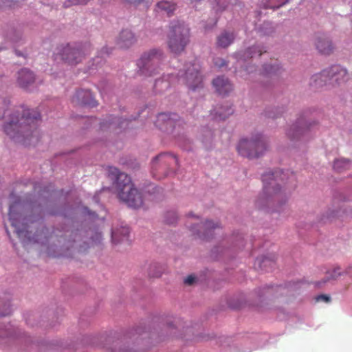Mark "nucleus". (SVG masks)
Wrapping results in <instances>:
<instances>
[{
	"label": "nucleus",
	"mask_w": 352,
	"mask_h": 352,
	"mask_svg": "<svg viewBox=\"0 0 352 352\" xmlns=\"http://www.w3.org/2000/svg\"><path fill=\"white\" fill-rule=\"evenodd\" d=\"M129 234V228L128 227H122L120 230L112 232V240L115 243H118L123 241L124 239H127Z\"/></svg>",
	"instance_id": "nucleus-23"
},
{
	"label": "nucleus",
	"mask_w": 352,
	"mask_h": 352,
	"mask_svg": "<svg viewBox=\"0 0 352 352\" xmlns=\"http://www.w3.org/2000/svg\"><path fill=\"white\" fill-rule=\"evenodd\" d=\"M73 102L82 105L89 107L97 106V102L94 98L91 92L89 90H79L73 97Z\"/></svg>",
	"instance_id": "nucleus-12"
},
{
	"label": "nucleus",
	"mask_w": 352,
	"mask_h": 352,
	"mask_svg": "<svg viewBox=\"0 0 352 352\" xmlns=\"http://www.w3.org/2000/svg\"><path fill=\"white\" fill-rule=\"evenodd\" d=\"M329 72L327 69L322 70L320 73L313 75L310 79V85L318 88L329 84Z\"/></svg>",
	"instance_id": "nucleus-18"
},
{
	"label": "nucleus",
	"mask_w": 352,
	"mask_h": 352,
	"mask_svg": "<svg viewBox=\"0 0 352 352\" xmlns=\"http://www.w3.org/2000/svg\"><path fill=\"white\" fill-rule=\"evenodd\" d=\"M189 29L179 21L172 22L168 34V46L174 54H179L184 50L189 42Z\"/></svg>",
	"instance_id": "nucleus-3"
},
{
	"label": "nucleus",
	"mask_w": 352,
	"mask_h": 352,
	"mask_svg": "<svg viewBox=\"0 0 352 352\" xmlns=\"http://www.w3.org/2000/svg\"><path fill=\"white\" fill-rule=\"evenodd\" d=\"M19 204V201H15L10 206L8 216L11 226L14 228V232L18 237L23 240L24 245L28 242H38V235L36 234L33 237L30 236V232L28 230L27 223L23 222L26 219L23 218L22 219L21 214L16 210Z\"/></svg>",
	"instance_id": "nucleus-5"
},
{
	"label": "nucleus",
	"mask_w": 352,
	"mask_h": 352,
	"mask_svg": "<svg viewBox=\"0 0 352 352\" xmlns=\"http://www.w3.org/2000/svg\"><path fill=\"white\" fill-rule=\"evenodd\" d=\"M315 45L318 52L322 54L329 55L333 51L331 41L324 34L316 36Z\"/></svg>",
	"instance_id": "nucleus-13"
},
{
	"label": "nucleus",
	"mask_w": 352,
	"mask_h": 352,
	"mask_svg": "<svg viewBox=\"0 0 352 352\" xmlns=\"http://www.w3.org/2000/svg\"><path fill=\"white\" fill-rule=\"evenodd\" d=\"M9 101L0 97V114L5 118L3 131L14 142L24 146L38 142L37 124L41 118L35 109H17L11 112L7 109Z\"/></svg>",
	"instance_id": "nucleus-1"
},
{
	"label": "nucleus",
	"mask_w": 352,
	"mask_h": 352,
	"mask_svg": "<svg viewBox=\"0 0 352 352\" xmlns=\"http://www.w3.org/2000/svg\"><path fill=\"white\" fill-rule=\"evenodd\" d=\"M35 76L32 72L28 69H22L18 73L17 82L24 89L29 87L34 82Z\"/></svg>",
	"instance_id": "nucleus-15"
},
{
	"label": "nucleus",
	"mask_w": 352,
	"mask_h": 352,
	"mask_svg": "<svg viewBox=\"0 0 352 352\" xmlns=\"http://www.w3.org/2000/svg\"><path fill=\"white\" fill-rule=\"evenodd\" d=\"M219 227V223H214L211 221H205L201 224V228L204 229V232L202 234V235H200V237H201L203 239H208L209 238L208 236V234H210L212 230H214Z\"/></svg>",
	"instance_id": "nucleus-25"
},
{
	"label": "nucleus",
	"mask_w": 352,
	"mask_h": 352,
	"mask_svg": "<svg viewBox=\"0 0 352 352\" xmlns=\"http://www.w3.org/2000/svg\"><path fill=\"white\" fill-rule=\"evenodd\" d=\"M177 219V214L175 212H168L166 217V223L168 224L174 223Z\"/></svg>",
	"instance_id": "nucleus-30"
},
{
	"label": "nucleus",
	"mask_w": 352,
	"mask_h": 352,
	"mask_svg": "<svg viewBox=\"0 0 352 352\" xmlns=\"http://www.w3.org/2000/svg\"><path fill=\"white\" fill-rule=\"evenodd\" d=\"M136 39L133 33L129 30H123L119 35L117 44L120 48L131 47Z\"/></svg>",
	"instance_id": "nucleus-17"
},
{
	"label": "nucleus",
	"mask_w": 352,
	"mask_h": 352,
	"mask_svg": "<svg viewBox=\"0 0 352 352\" xmlns=\"http://www.w3.org/2000/svg\"><path fill=\"white\" fill-rule=\"evenodd\" d=\"M267 145L265 138L258 134L252 138L241 139L236 147L239 154L249 159L259 157L267 151Z\"/></svg>",
	"instance_id": "nucleus-4"
},
{
	"label": "nucleus",
	"mask_w": 352,
	"mask_h": 352,
	"mask_svg": "<svg viewBox=\"0 0 352 352\" xmlns=\"http://www.w3.org/2000/svg\"><path fill=\"white\" fill-rule=\"evenodd\" d=\"M200 66L194 63L187 67L184 72H179V80H182L190 89L195 90L202 82V76L199 74Z\"/></svg>",
	"instance_id": "nucleus-10"
},
{
	"label": "nucleus",
	"mask_w": 352,
	"mask_h": 352,
	"mask_svg": "<svg viewBox=\"0 0 352 352\" xmlns=\"http://www.w3.org/2000/svg\"><path fill=\"white\" fill-rule=\"evenodd\" d=\"M126 3H129L133 6H138L143 3L145 0H122Z\"/></svg>",
	"instance_id": "nucleus-33"
},
{
	"label": "nucleus",
	"mask_w": 352,
	"mask_h": 352,
	"mask_svg": "<svg viewBox=\"0 0 352 352\" xmlns=\"http://www.w3.org/2000/svg\"><path fill=\"white\" fill-rule=\"evenodd\" d=\"M329 85H340L348 80L347 71L340 65H333L327 68Z\"/></svg>",
	"instance_id": "nucleus-11"
},
{
	"label": "nucleus",
	"mask_w": 352,
	"mask_h": 352,
	"mask_svg": "<svg viewBox=\"0 0 352 352\" xmlns=\"http://www.w3.org/2000/svg\"><path fill=\"white\" fill-rule=\"evenodd\" d=\"M288 172L284 173L281 170H276L275 173H267L263 175L264 191L270 197L277 200L281 197L280 184L278 181L283 182L287 176Z\"/></svg>",
	"instance_id": "nucleus-8"
},
{
	"label": "nucleus",
	"mask_w": 352,
	"mask_h": 352,
	"mask_svg": "<svg viewBox=\"0 0 352 352\" xmlns=\"http://www.w3.org/2000/svg\"><path fill=\"white\" fill-rule=\"evenodd\" d=\"M160 82L163 83L164 82L162 80H156L155 84V87H157Z\"/></svg>",
	"instance_id": "nucleus-36"
},
{
	"label": "nucleus",
	"mask_w": 352,
	"mask_h": 352,
	"mask_svg": "<svg viewBox=\"0 0 352 352\" xmlns=\"http://www.w3.org/2000/svg\"><path fill=\"white\" fill-rule=\"evenodd\" d=\"M262 50L258 46H253L248 48L244 53V56L247 58H251L255 54H258V56L262 54Z\"/></svg>",
	"instance_id": "nucleus-27"
},
{
	"label": "nucleus",
	"mask_w": 352,
	"mask_h": 352,
	"mask_svg": "<svg viewBox=\"0 0 352 352\" xmlns=\"http://www.w3.org/2000/svg\"><path fill=\"white\" fill-rule=\"evenodd\" d=\"M235 35L232 32L225 31L222 32L218 37L217 44L222 48L228 47L234 41Z\"/></svg>",
	"instance_id": "nucleus-21"
},
{
	"label": "nucleus",
	"mask_w": 352,
	"mask_h": 352,
	"mask_svg": "<svg viewBox=\"0 0 352 352\" xmlns=\"http://www.w3.org/2000/svg\"><path fill=\"white\" fill-rule=\"evenodd\" d=\"M300 122L298 121L297 124L293 125L287 132V135L292 140H298L300 136L303 135L307 131L310 130L311 124L305 126H299Z\"/></svg>",
	"instance_id": "nucleus-20"
},
{
	"label": "nucleus",
	"mask_w": 352,
	"mask_h": 352,
	"mask_svg": "<svg viewBox=\"0 0 352 352\" xmlns=\"http://www.w3.org/2000/svg\"><path fill=\"white\" fill-rule=\"evenodd\" d=\"M190 230H195V228H191Z\"/></svg>",
	"instance_id": "nucleus-41"
},
{
	"label": "nucleus",
	"mask_w": 352,
	"mask_h": 352,
	"mask_svg": "<svg viewBox=\"0 0 352 352\" xmlns=\"http://www.w3.org/2000/svg\"><path fill=\"white\" fill-rule=\"evenodd\" d=\"M315 300L316 302L323 301L325 302H328L331 300V299L329 296L324 295V294H321V295H318V296H316Z\"/></svg>",
	"instance_id": "nucleus-32"
},
{
	"label": "nucleus",
	"mask_w": 352,
	"mask_h": 352,
	"mask_svg": "<svg viewBox=\"0 0 352 352\" xmlns=\"http://www.w3.org/2000/svg\"><path fill=\"white\" fill-rule=\"evenodd\" d=\"M328 275L327 276L326 278L323 280V283H325L327 281L331 280H336L339 276L342 275V273L340 272V267H336L332 270L331 272H328Z\"/></svg>",
	"instance_id": "nucleus-26"
},
{
	"label": "nucleus",
	"mask_w": 352,
	"mask_h": 352,
	"mask_svg": "<svg viewBox=\"0 0 352 352\" xmlns=\"http://www.w3.org/2000/svg\"><path fill=\"white\" fill-rule=\"evenodd\" d=\"M58 55L69 65H76L89 54L90 45L89 43L70 45L69 44L58 49Z\"/></svg>",
	"instance_id": "nucleus-7"
},
{
	"label": "nucleus",
	"mask_w": 352,
	"mask_h": 352,
	"mask_svg": "<svg viewBox=\"0 0 352 352\" xmlns=\"http://www.w3.org/2000/svg\"><path fill=\"white\" fill-rule=\"evenodd\" d=\"M232 113L233 109L231 107H226V108L221 107L215 110L214 118L223 120Z\"/></svg>",
	"instance_id": "nucleus-24"
},
{
	"label": "nucleus",
	"mask_w": 352,
	"mask_h": 352,
	"mask_svg": "<svg viewBox=\"0 0 352 352\" xmlns=\"http://www.w3.org/2000/svg\"><path fill=\"white\" fill-rule=\"evenodd\" d=\"M104 126H105V124H104V123H102V124L101 127H102V128H104Z\"/></svg>",
	"instance_id": "nucleus-39"
},
{
	"label": "nucleus",
	"mask_w": 352,
	"mask_h": 352,
	"mask_svg": "<svg viewBox=\"0 0 352 352\" xmlns=\"http://www.w3.org/2000/svg\"><path fill=\"white\" fill-rule=\"evenodd\" d=\"M214 64L219 67L226 65V62L223 60H215Z\"/></svg>",
	"instance_id": "nucleus-35"
},
{
	"label": "nucleus",
	"mask_w": 352,
	"mask_h": 352,
	"mask_svg": "<svg viewBox=\"0 0 352 352\" xmlns=\"http://www.w3.org/2000/svg\"><path fill=\"white\" fill-rule=\"evenodd\" d=\"M169 87V82H165V87L167 88Z\"/></svg>",
	"instance_id": "nucleus-37"
},
{
	"label": "nucleus",
	"mask_w": 352,
	"mask_h": 352,
	"mask_svg": "<svg viewBox=\"0 0 352 352\" xmlns=\"http://www.w3.org/2000/svg\"><path fill=\"white\" fill-rule=\"evenodd\" d=\"M177 164L175 156L164 153L156 156L152 161V174L154 177L161 179L168 175L170 166Z\"/></svg>",
	"instance_id": "nucleus-9"
},
{
	"label": "nucleus",
	"mask_w": 352,
	"mask_h": 352,
	"mask_svg": "<svg viewBox=\"0 0 352 352\" xmlns=\"http://www.w3.org/2000/svg\"><path fill=\"white\" fill-rule=\"evenodd\" d=\"M274 211L279 212V210L275 209Z\"/></svg>",
	"instance_id": "nucleus-40"
},
{
	"label": "nucleus",
	"mask_w": 352,
	"mask_h": 352,
	"mask_svg": "<svg viewBox=\"0 0 352 352\" xmlns=\"http://www.w3.org/2000/svg\"><path fill=\"white\" fill-rule=\"evenodd\" d=\"M175 114L166 113H160L157 116L155 124L161 129L168 130V127H175Z\"/></svg>",
	"instance_id": "nucleus-14"
},
{
	"label": "nucleus",
	"mask_w": 352,
	"mask_h": 352,
	"mask_svg": "<svg viewBox=\"0 0 352 352\" xmlns=\"http://www.w3.org/2000/svg\"><path fill=\"white\" fill-rule=\"evenodd\" d=\"M177 5L172 1L163 0L155 5V10L162 15L170 16L176 10Z\"/></svg>",
	"instance_id": "nucleus-16"
},
{
	"label": "nucleus",
	"mask_w": 352,
	"mask_h": 352,
	"mask_svg": "<svg viewBox=\"0 0 352 352\" xmlns=\"http://www.w3.org/2000/svg\"><path fill=\"white\" fill-rule=\"evenodd\" d=\"M290 177H291L292 179H294V175L292 173H291V175H290Z\"/></svg>",
	"instance_id": "nucleus-38"
},
{
	"label": "nucleus",
	"mask_w": 352,
	"mask_h": 352,
	"mask_svg": "<svg viewBox=\"0 0 352 352\" xmlns=\"http://www.w3.org/2000/svg\"><path fill=\"white\" fill-rule=\"evenodd\" d=\"M118 125L119 127H126L128 126V121L127 120H123V121H119V119L118 118H113V120L109 124V127H113L115 128L114 126Z\"/></svg>",
	"instance_id": "nucleus-28"
},
{
	"label": "nucleus",
	"mask_w": 352,
	"mask_h": 352,
	"mask_svg": "<svg viewBox=\"0 0 352 352\" xmlns=\"http://www.w3.org/2000/svg\"><path fill=\"white\" fill-rule=\"evenodd\" d=\"M195 278L193 276L190 275L185 278L184 283L186 285H190L195 282Z\"/></svg>",
	"instance_id": "nucleus-34"
},
{
	"label": "nucleus",
	"mask_w": 352,
	"mask_h": 352,
	"mask_svg": "<svg viewBox=\"0 0 352 352\" xmlns=\"http://www.w3.org/2000/svg\"><path fill=\"white\" fill-rule=\"evenodd\" d=\"M352 167V162L344 158H338L333 162V169L338 173H342Z\"/></svg>",
	"instance_id": "nucleus-22"
},
{
	"label": "nucleus",
	"mask_w": 352,
	"mask_h": 352,
	"mask_svg": "<svg viewBox=\"0 0 352 352\" xmlns=\"http://www.w3.org/2000/svg\"><path fill=\"white\" fill-rule=\"evenodd\" d=\"M162 58L163 53L160 50L153 49L144 52L138 61L140 72L145 76L158 74Z\"/></svg>",
	"instance_id": "nucleus-6"
},
{
	"label": "nucleus",
	"mask_w": 352,
	"mask_h": 352,
	"mask_svg": "<svg viewBox=\"0 0 352 352\" xmlns=\"http://www.w3.org/2000/svg\"><path fill=\"white\" fill-rule=\"evenodd\" d=\"M212 84L216 89V91L220 95H226L232 90V85L227 78L224 77H218L215 78Z\"/></svg>",
	"instance_id": "nucleus-19"
},
{
	"label": "nucleus",
	"mask_w": 352,
	"mask_h": 352,
	"mask_svg": "<svg viewBox=\"0 0 352 352\" xmlns=\"http://www.w3.org/2000/svg\"><path fill=\"white\" fill-rule=\"evenodd\" d=\"M109 177L114 180L118 197L128 206L138 208L142 206L143 199L141 194L134 188L128 175L120 173L117 168L109 167Z\"/></svg>",
	"instance_id": "nucleus-2"
},
{
	"label": "nucleus",
	"mask_w": 352,
	"mask_h": 352,
	"mask_svg": "<svg viewBox=\"0 0 352 352\" xmlns=\"http://www.w3.org/2000/svg\"><path fill=\"white\" fill-rule=\"evenodd\" d=\"M280 69V67L278 65H264V70L265 74H276Z\"/></svg>",
	"instance_id": "nucleus-29"
},
{
	"label": "nucleus",
	"mask_w": 352,
	"mask_h": 352,
	"mask_svg": "<svg viewBox=\"0 0 352 352\" xmlns=\"http://www.w3.org/2000/svg\"><path fill=\"white\" fill-rule=\"evenodd\" d=\"M15 0H1L0 6L1 7H13L14 6Z\"/></svg>",
	"instance_id": "nucleus-31"
}]
</instances>
